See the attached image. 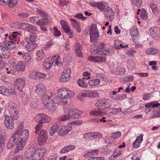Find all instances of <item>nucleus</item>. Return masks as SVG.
Here are the masks:
<instances>
[{"instance_id":"62","label":"nucleus","mask_w":160,"mask_h":160,"mask_svg":"<svg viewBox=\"0 0 160 160\" xmlns=\"http://www.w3.org/2000/svg\"><path fill=\"white\" fill-rule=\"evenodd\" d=\"M121 111L122 109L120 108H116L113 109L112 111H111L110 112L114 114H118L119 112H120Z\"/></svg>"},{"instance_id":"14","label":"nucleus","mask_w":160,"mask_h":160,"mask_svg":"<svg viewBox=\"0 0 160 160\" xmlns=\"http://www.w3.org/2000/svg\"><path fill=\"white\" fill-rule=\"evenodd\" d=\"M88 60L91 62L96 63H104L106 61V58L105 55L101 56H89L88 58Z\"/></svg>"},{"instance_id":"42","label":"nucleus","mask_w":160,"mask_h":160,"mask_svg":"<svg viewBox=\"0 0 160 160\" xmlns=\"http://www.w3.org/2000/svg\"><path fill=\"white\" fill-rule=\"evenodd\" d=\"M84 79H78V81L79 85L82 87L86 88L88 86L87 82L84 80Z\"/></svg>"},{"instance_id":"53","label":"nucleus","mask_w":160,"mask_h":160,"mask_svg":"<svg viewBox=\"0 0 160 160\" xmlns=\"http://www.w3.org/2000/svg\"><path fill=\"white\" fill-rule=\"evenodd\" d=\"M141 17L142 19L143 20H146L148 18V14L146 11L144 9L142 10L141 14Z\"/></svg>"},{"instance_id":"56","label":"nucleus","mask_w":160,"mask_h":160,"mask_svg":"<svg viewBox=\"0 0 160 160\" xmlns=\"http://www.w3.org/2000/svg\"><path fill=\"white\" fill-rule=\"evenodd\" d=\"M18 2L17 0H9L8 6L10 7H12L16 5Z\"/></svg>"},{"instance_id":"15","label":"nucleus","mask_w":160,"mask_h":160,"mask_svg":"<svg viewBox=\"0 0 160 160\" xmlns=\"http://www.w3.org/2000/svg\"><path fill=\"white\" fill-rule=\"evenodd\" d=\"M60 23L62 29L68 36L69 38H72L73 37L72 32L70 30L68 23L65 20H61Z\"/></svg>"},{"instance_id":"32","label":"nucleus","mask_w":160,"mask_h":160,"mask_svg":"<svg viewBox=\"0 0 160 160\" xmlns=\"http://www.w3.org/2000/svg\"><path fill=\"white\" fill-rule=\"evenodd\" d=\"M75 148V146L73 145L66 146L61 149L60 152L61 153H67L70 150H72Z\"/></svg>"},{"instance_id":"55","label":"nucleus","mask_w":160,"mask_h":160,"mask_svg":"<svg viewBox=\"0 0 160 160\" xmlns=\"http://www.w3.org/2000/svg\"><path fill=\"white\" fill-rule=\"evenodd\" d=\"M93 139H100L102 137V134L99 132H93Z\"/></svg>"},{"instance_id":"26","label":"nucleus","mask_w":160,"mask_h":160,"mask_svg":"<svg viewBox=\"0 0 160 160\" xmlns=\"http://www.w3.org/2000/svg\"><path fill=\"white\" fill-rule=\"evenodd\" d=\"M60 125L61 123L60 122H56L53 124V125L51 127V129L49 131L50 135L51 136H53Z\"/></svg>"},{"instance_id":"31","label":"nucleus","mask_w":160,"mask_h":160,"mask_svg":"<svg viewBox=\"0 0 160 160\" xmlns=\"http://www.w3.org/2000/svg\"><path fill=\"white\" fill-rule=\"evenodd\" d=\"M70 20L73 27L75 28L78 32H80L81 29L80 28V23L74 19H71Z\"/></svg>"},{"instance_id":"5","label":"nucleus","mask_w":160,"mask_h":160,"mask_svg":"<svg viewBox=\"0 0 160 160\" xmlns=\"http://www.w3.org/2000/svg\"><path fill=\"white\" fill-rule=\"evenodd\" d=\"M112 103V101L111 100L103 99L98 100L95 105L98 109L103 110L110 108Z\"/></svg>"},{"instance_id":"8","label":"nucleus","mask_w":160,"mask_h":160,"mask_svg":"<svg viewBox=\"0 0 160 160\" xmlns=\"http://www.w3.org/2000/svg\"><path fill=\"white\" fill-rule=\"evenodd\" d=\"M38 133L39 134L38 138V144L40 146L44 145L47 143L48 139L47 132L46 130L43 129Z\"/></svg>"},{"instance_id":"17","label":"nucleus","mask_w":160,"mask_h":160,"mask_svg":"<svg viewBox=\"0 0 160 160\" xmlns=\"http://www.w3.org/2000/svg\"><path fill=\"white\" fill-rule=\"evenodd\" d=\"M4 118L5 120L4 122L6 127L10 129H13L14 128L13 120L14 119L6 114L4 115Z\"/></svg>"},{"instance_id":"47","label":"nucleus","mask_w":160,"mask_h":160,"mask_svg":"<svg viewBox=\"0 0 160 160\" xmlns=\"http://www.w3.org/2000/svg\"><path fill=\"white\" fill-rule=\"evenodd\" d=\"M37 150L41 158L44 156L47 152L46 149L44 148L38 149Z\"/></svg>"},{"instance_id":"57","label":"nucleus","mask_w":160,"mask_h":160,"mask_svg":"<svg viewBox=\"0 0 160 160\" xmlns=\"http://www.w3.org/2000/svg\"><path fill=\"white\" fill-rule=\"evenodd\" d=\"M54 30V34L56 37H58L61 34L60 31L59 30L57 27H54L53 28Z\"/></svg>"},{"instance_id":"7","label":"nucleus","mask_w":160,"mask_h":160,"mask_svg":"<svg viewBox=\"0 0 160 160\" xmlns=\"http://www.w3.org/2000/svg\"><path fill=\"white\" fill-rule=\"evenodd\" d=\"M90 41L92 42L94 41L98 40L100 36L96 25L93 24L90 27L89 32Z\"/></svg>"},{"instance_id":"41","label":"nucleus","mask_w":160,"mask_h":160,"mask_svg":"<svg viewBox=\"0 0 160 160\" xmlns=\"http://www.w3.org/2000/svg\"><path fill=\"white\" fill-rule=\"evenodd\" d=\"M20 35V34L17 32H14L12 33L9 36L8 38L10 40L14 41L15 39H16Z\"/></svg>"},{"instance_id":"35","label":"nucleus","mask_w":160,"mask_h":160,"mask_svg":"<svg viewBox=\"0 0 160 160\" xmlns=\"http://www.w3.org/2000/svg\"><path fill=\"white\" fill-rule=\"evenodd\" d=\"M150 32L151 35L152 37H154L159 31V29L156 27L151 28L150 29Z\"/></svg>"},{"instance_id":"61","label":"nucleus","mask_w":160,"mask_h":160,"mask_svg":"<svg viewBox=\"0 0 160 160\" xmlns=\"http://www.w3.org/2000/svg\"><path fill=\"white\" fill-rule=\"evenodd\" d=\"M91 156H95L98 153L99 150L98 149H93L90 150Z\"/></svg>"},{"instance_id":"24","label":"nucleus","mask_w":160,"mask_h":160,"mask_svg":"<svg viewBox=\"0 0 160 160\" xmlns=\"http://www.w3.org/2000/svg\"><path fill=\"white\" fill-rule=\"evenodd\" d=\"M82 44L79 42H77L75 45V52L79 57H81L82 56Z\"/></svg>"},{"instance_id":"30","label":"nucleus","mask_w":160,"mask_h":160,"mask_svg":"<svg viewBox=\"0 0 160 160\" xmlns=\"http://www.w3.org/2000/svg\"><path fill=\"white\" fill-rule=\"evenodd\" d=\"M108 13L106 15V17L107 19L110 21L113 20L114 17V13L112 11V9L108 7Z\"/></svg>"},{"instance_id":"29","label":"nucleus","mask_w":160,"mask_h":160,"mask_svg":"<svg viewBox=\"0 0 160 160\" xmlns=\"http://www.w3.org/2000/svg\"><path fill=\"white\" fill-rule=\"evenodd\" d=\"M26 65L22 61L18 62L15 66V69L19 71H24L25 70Z\"/></svg>"},{"instance_id":"50","label":"nucleus","mask_w":160,"mask_h":160,"mask_svg":"<svg viewBox=\"0 0 160 160\" xmlns=\"http://www.w3.org/2000/svg\"><path fill=\"white\" fill-rule=\"evenodd\" d=\"M127 67L128 68L133 67L134 65V61L132 59H128L126 62Z\"/></svg>"},{"instance_id":"36","label":"nucleus","mask_w":160,"mask_h":160,"mask_svg":"<svg viewBox=\"0 0 160 160\" xmlns=\"http://www.w3.org/2000/svg\"><path fill=\"white\" fill-rule=\"evenodd\" d=\"M36 54L38 57L37 59L39 61L41 60L43 58L45 57V55L43 52V51L40 49L37 51L36 52Z\"/></svg>"},{"instance_id":"3","label":"nucleus","mask_w":160,"mask_h":160,"mask_svg":"<svg viewBox=\"0 0 160 160\" xmlns=\"http://www.w3.org/2000/svg\"><path fill=\"white\" fill-rule=\"evenodd\" d=\"M62 61L60 57L58 55L49 57L46 59L43 63V67L46 69H50L54 63L55 65L59 66L62 63Z\"/></svg>"},{"instance_id":"46","label":"nucleus","mask_w":160,"mask_h":160,"mask_svg":"<svg viewBox=\"0 0 160 160\" xmlns=\"http://www.w3.org/2000/svg\"><path fill=\"white\" fill-rule=\"evenodd\" d=\"M138 32L137 28H132L131 29L130 31V34L131 35L134 37H137L138 36Z\"/></svg>"},{"instance_id":"34","label":"nucleus","mask_w":160,"mask_h":160,"mask_svg":"<svg viewBox=\"0 0 160 160\" xmlns=\"http://www.w3.org/2000/svg\"><path fill=\"white\" fill-rule=\"evenodd\" d=\"M50 22V21L48 19V18L47 17L45 19H44V18H42V19L37 21L36 23L37 25L41 26L46 25L48 23Z\"/></svg>"},{"instance_id":"44","label":"nucleus","mask_w":160,"mask_h":160,"mask_svg":"<svg viewBox=\"0 0 160 160\" xmlns=\"http://www.w3.org/2000/svg\"><path fill=\"white\" fill-rule=\"evenodd\" d=\"M36 46V45L33 44L27 43L25 46V48L28 51H31L33 50Z\"/></svg>"},{"instance_id":"18","label":"nucleus","mask_w":160,"mask_h":160,"mask_svg":"<svg viewBox=\"0 0 160 160\" xmlns=\"http://www.w3.org/2000/svg\"><path fill=\"white\" fill-rule=\"evenodd\" d=\"M72 129V126L69 125L62 127L58 132L59 135L62 136L68 134Z\"/></svg>"},{"instance_id":"12","label":"nucleus","mask_w":160,"mask_h":160,"mask_svg":"<svg viewBox=\"0 0 160 160\" xmlns=\"http://www.w3.org/2000/svg\"><path fill=\"white\" fill-rule=\"evenodd\" d=\"M71 70L70 68H67L63 70L61 76L60 81L61 82H65L69 80L71 78L70 74Z\"/></svg>"},{"instance_id":"9","label":"nucleus","mask_w":160,"mask_h":160,"mask_svg":"<svg viewBox=\"0 0 160 160\" xmlns=\"http://www.w3.org/2000/svg\"><path fill=\"white\" fill-rule=\"evenodd\" d=\"M35 119L36 121L43 124L49 123L51 121V118L44 113H40L36 116Z\"/></svg>"},{"instance_id":"58","label":"nucleus","mask_w":160,"mask_h":160,"mask_svg":"<svg viewBox=\"0 0 160 160\" xmlns=\"http://www.w3.org/2000/svg\"><path fill=\"white\" fill-rule=\"evenodd\" d=\"M42 123H39L38 125H37L36 127H35V129H36V131L35 132L36 134H37L39 133L41 131H40V129L41 128V127H42Z\"/></svg>"},{"instance_id":"22","label":"nucleus","mask_w":160,"mask_h":160,"mask_svg":"<svg viewBox=\"0 0 160 160\" xmlns=\"http://www.w3.org/2000/svg\"><path fill=\"white\" fill-rule=\"evenodd\" d=\"M121 135V133L120 132H117L113 134L112 137H109L106 140V142L108 143H113V139H117L120 137Z\"/></svg>"},{"instance_id":"20","label":"nucleus","mask_w":160,"mask_h":160,"mask_svg":"<svg viewBox=\"0 0 160 160\" xmlns=\"http://www.w3.org/2000/svg\"><path fill=\"white\" fill-rule=\"evenodd\" d=\"M10 54L8 49L3 46L0 45V56L2 58H8L10 56Z\"/></svg>"},{"instance_id":"10","label":"nucleus","mask_w":160,"mask_h":160,"mask_svg":"<svg viewBox=\"0 0 160 160\" xmlns=\"http://www.w3.org/2000/svg\"><path fill=\"white\" fill-rule=\"evenodd\" d=\"M84 92L82 93L81 95H79L77 96L78 98L81 101H83V97H97L99 95V93L96 91H84Z\"/></svg>"},{"instance_id":"52","label":"nucleus","mask_w":160,"mask_h":160,"mask_svg":"<svg viewBox=\"0 0 160 160\" xmlns=\"http://www.w3.org/2000/svg\"><path fill=\"white\" fill-rule=\"evenodd\" d=\"M36 87L37 90H45L46 89V87L42 83H40L37 85Z\"/></svg>"},{"instance_id":"60","label":"nucleus","mask_w":160,"mask_h":160,"mask_svg":"<svg viewBox=\"0 0 160 160\" xmlns=\"http://www.w3.org/2000/svg\"><path fill=\"white\" fill-rule=\"evenodd\" d=\"M90 73L88 72H85L83 74V76L84 78H82L83 79H89L90 78Z\"/></svg>"},{"instance_id":"51","label":"nucleus","mask_w":160,"mask_h":160,"mask_svg":"<svg viewBox=\"0 0 160 160\" xmlns=\"http://www.w3.org/2000/svg\"><path fill=\"white\" fill-rule=\"evenodd\" d=\"M23 58L24 59L25 62H30L32 59L31 56L28 53L23 56Z\"/></svg>"},{"instance_id":"37","label":"nucleus","mask_w":160,"mask_h":160,"mask_svg":"<svg viewBox=\"0 0 160 160\" xmlns=\"http://www.w3.org/2000/svg\"><path fill=\"white\" fill-rule=\"evenodd\" d=\"M122 154L121 151H119L118 150H116L110 157V159L111 160H114L118 158Z\"/></svg>"},{"instance_id":"28","label":"nucleus","mask_w":160,"mask_h":160,"mask_svg":"<svg viewBox=\"0 0 160 160\" xmlns=\"http://www.w3.org/2000/svg\"><path fill=\"white\" fill-rule=\"evenodd\" d=\"M18 40H14V41L12 40V41H8L5 43V46L8 49L12 50L16 47L15 43L18 44Z\"/></svg>"},{"instance_id":"54","label":"nucleus","mask_w":160,"mask_h":160,"mask_svg":"<svg viewBox=\"0 0 160 160\" xmlns=\"http://www.w3.org/2000/svg\"><path fill=\"white\" fill-rule=\"evenodd\" d=\"M118 42H115V45H114V47L115 48L117 49H120V48H124L125 47H128V45H126L124 46H123L122 44H118Z\"/></svg>"},{"instance_id":"59","label":"nucleus","mask_w":160,"mask_h":160,"mask_svg":"<svg viewBox=\"0 0 160 160\" xmlns=\"http://www.w3.org/2000/svg\"><path fill=\"white\" fill-rule=\"evenodd\" d=\"M46 75L44 73H41L40 72H37V79L39 78H44L46 77Z\"/></svg>"},{"instance_id":"11","label":"nucleus","mask_w":160,"mask_h":160,"mask_svg":"<svg viewBox=\"0 0 160 160\" xmlns=\"http://www.w3.org/2000/svg\"><path fill=\"white\" fill-rule=\"evenodd\" d=\"M104 44L103 43H100L98 45V48L96 50L97 52L99 54H104L111 55L113 54L114 51L112 49H108L107 50L105 49L104 48Z\"/></svg>"},{"instance_id":"40","label":"nucleus","mask_w":160,"mask_h":160,"mask_svg":"<svg viewBox=\"0 0 160 160\" xmlns=\"http://www.w3.org/2000/svg\"><path fill=\"white\" fill-rule=\"evenodd\" d=\"M93 132H89L83 135V138L86 139L88 140H92L93 139Z\"/></svg>"},{"instance_id":"38","label":"nucleus","mask_w":160,"mask_h":160,"mask_svg":"<svg viewBox=\"0 0 160 160\" xmlns=\"http://www.w3.org/2000/svg\"><path fill=\"white\" fill-rule=\"evenodd\" d=\"M102 112L99 110H93L91 111L90 113L91 116H95L100 117L102 115Z\"/></svg>"},{"instance_id":"25","label":"nucleus","mask_w":160,"mask_h":160,"mask_svg":"<svg viewBox=\"0 0 160 160\" xmlns=\"http://www.w3.org/2000/svg\"><path fill=\"white\" fill-rule=\"evenodd\" d=\"M143 134L139 136L132 143V146L134 148H137L140 146V143L143 140Z\"/></svg>"},{"instance_id":"21","label":"nucleus","mask_w":160,"mask_h":160,"mask_svg":"<svg viewBox=\"0 0 160 160\" xmlns=\"http://www.w3.org/2000/svg\"><path fill=\"white\" fill-rule=\"evenodd\" d=\"M25 84V81L24 79L21 78L17 79L16 80L15 88L18 90H22Z\"/></svg>"},{"instance_id":"16","label":"nucleus","mask_w":160,"mask_h":160,"mask_svg":"<svg viewBox=\"0 0 160 160\" xmlns=\"http://www.w3.org/2000/svg\"><path fill=\"white\" fill-rule=\"evenodd\" d=\"M82 113V111L78 110L76 108H70L68 109V117L70 118L73 117L79 118L80 117V115Z\"/></svg>"},{"instance_id":"19","label":"nucleus","mask_w":160,"mask_h":160,"mask_svg":"<svg viewBox=\"0 0 160 160\" xmlns=\"http://www.w3.org/2000/svg\"><path fill=\"white\" fill-rule=\"evenodd\" d=\"M21 26L25 28V30L30 32H35L37 31V29L35 26L27 23H22Z\"/></svg>"},{"instance_id":"1","label":"nucleus","mask_w":160,"mask_h":160,"mask_svg":"<svg viewBox=\"0 0 160 160\" xmlns=\"http://www.w3.org/2000/svg\"><path fill=\"white\" fill-rule=\"evenodd\" d=\"M24 136L21 137H19L17 138L11 136L7 144V148L8 149L12 148L16 143L14 152L15 153H18L20 150L22 149L26 143L28 137H26L25 136Z\"/></svg>"},{"instance_id":"43","label":"nucleus","mask_w":160,"mask_h":160,"mask_svg":"<svg viewBox=\"0 0 160 160\" xmlns=\"http://www.w3.org/2000/svg\"><path fill=\"white\" fill-rule=\"evenodd\" d=\"M36 12L41 16L42 18H44V19H46V18L47 17V14L45 13L43 11L40 9L39 8H36Z\"/></svg>"},{"instance_id":"63","label":"nucleus","mask_w":160,"mask_h":160,"mask_svg":"<svg viewBox=\"0 0 160 160\" xmlns=\"http://www.w3.org/2000/svg\"><path fill=\"white\" fill-rule=\"evenodd\" d=\"M152 96V93H150L149 94H145L143 97V98L144 100H147L149 99Z\"/></svg>"},{"instance_id":"49","label":"nucleus","mask_w":160,"mask_h":160,"mask_svg":"<svg viewBox=\"0 0 160 160\" xmlns=\"http://www.w3.org/2000/svg\"><path fill=\"white\" fill-rule=\"evenodd\" d=\"M37 150H35L32 156L33 160H39L40 158H42L40 157L39 153H38Z\"/></svg>"},{"instance_id":"2","label":"nucleus","mask_w":160,"mask_h":160,"mask_svg":"<svg viewBox=\"0 0 160 160\" xmlns=\"http://www.w3.org/2000/svg\"><path fill=\"white\" fill-rule=\"evenodd\" d=\"M50 96L46 94H43L42 96V101L43 105L48 110L54 111L56 109V103L54 100L51 98L52 97L53 93L50 92Z\"/></svg>"},{"instance_id":"39","label":"nucleus","mask_w":160,"mask_h":160,"mask_svg":"<svg viewBox=\"0 0 160 160\" xmlns=\"http://www.w3.org/2000/svg\"><path fill=\"white\" fill-rule=\"evenodd\" d=\"M149 6L153 13L155 14L157 12L158 9L156 4L153 3H151L150 4Z\"/></svg>"},{"instance_id":"27","label":"nucleus","mask_w":160,"mask_h":160,"mask_svg":"<svg viewBox=\"0 0 160 160\" xmlns=\"http://www.w3.org/2000/svg\"><path fill=\"white\" fill-rule=\"evenodd\" d=\"M37 37V34L36 33L32 35H31L29 38H26V41L28 43L32 44L37 46V44L35 42L36 41V38Z\"/></svg>"},{"instance_id":"6","label":"nucleus","mask_w":160,"mask_h":160,"mask_svg":"<svg viewBox=\"0 0 160 160\" xmlns=\"http://www.w3.org/2000/svg\"><path fill=\"white\" fill-rule=\"evenodd\" d=\"M17 105L13 102H10L8 103V110L10 117L15 120L18 117V112L17 109Z\"/></svg>"},{"instance_id":"48","label":"nucleus","mask_w":160,"mask_h":160,"mask_svg":"<svg viewBox=\"0 0 160 160\" xmlns=\"http://www.w3.org/2000/svg\"><path fill=\"white\" fill-rule=\"evenodd\" d=\"M37 72L35 71H31L29 74V77L31 79H36Z\"/></svg>"},{"instance_id":"13","label":"nucleus","mask_w":160,"mask_h":160,"mask_svg":"<svg viewBox=\"0 0 160 160\" xmlns=\"http://www.w3.org/2000/svg\"><path fill=\"white\" fill-rule=\"evenodd\" d=\"M57 93L61 98H69L75 94L74 91H58Z\"/></svg>"},{"instance_id":"64","label":"nucleus","mask_w":160,"mask_h":160,"mask_svg":"<svg viewBox=\"0 0 160 160\" xmlns=\"http://www.w3.org/2000/svg\"><path fill=\"white\" fill-rule=\"evenodd\" d=\"M105 158L103 157H91L88 159L87 160H104Z\"/></svg>"},{"instance_id":"45","label":"nucleus","mask_w":160,"mask_h":160,"mask_svg":"<svg viewBox=\"0 0 160 160\" xmlns=\"http://www.w3.org/2000/svg\"><path fill=\"white\" fill-rule=\"evenodd\" d=\"M100 83V81L98 79H93L90 81L88 83L91 86L98 85Z\"/></svg>"},{"instance_id":"4","label":"nucleus","mask_w":160,"mask_h":160,"mask_svg":"<svg viewBox=\"0 0 160 160\" xmlns=\"http://www.w3.org/2000/svg\"><path fill=\"white\" fill-rule=\"evenodd\" d=\"M23 128L24 124L22 122H19L17 131L12 134L11 136L14 137V138L15 137L16 138L19 137H24V136L28 137L29 135V131L27 129L23 130Z\"/></svg>"},{"instance_id":"33","label":"nucleus","mask_w":160,"mask_h":160,"mask_svg":"<svg viewBox=\"0 0 160 160\" xmlns=\"http://www.w3.org/2000/svg\"><path fill=\"white\" fill-rule=\"evenodd\" d=\"M107 3L105 2H98L97 8L100 10L105 11L107 8H108Z\"/></svg>"},{"instance_id":"23","label":"nucleus","mask_w":160,"mask_h":160,"mask_svg":"<svg viewBox=\"0 0 160 160\" xmlns=\"http://www.w3.org/2000/svg\"><path fill=\"white\" fill-rule=\"evenodd\" d=\"M145 107L147 108H150L151 109H154L153 111L156 110H160V104L157 102H152L148 103L145 104Z\"/></svg>"}]
</instances>
